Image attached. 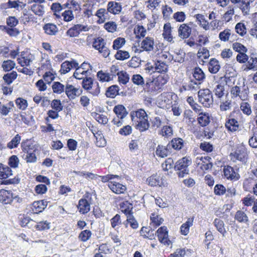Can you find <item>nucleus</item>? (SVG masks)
Masks as SVG:
<instances>
[{
	"mask_svg": "<svg viewBox=\"0 0 257 257\" xmlns=\"http://www.w3.org/2000/svg\"><path fill=\"white\" fill-rule=\"evenodd\" d=\"M191 161L186 157L178 160L174 166V169L178 171L177 173L179 177H184L185 175L189 174L188 166L191 164Z\"/></svg>",
	"mask_w": 257,
	"mask_h": 257,
	"instance_id": "nucleus-1",
	"label": "nucleus"
},
{
	"mask_svg": "<svg viewBox=\"0 0 257 257\" xmlns=\"http://www.w3.org/2000/svg\"><path fill=\"white\" fill-rule=\"evenodd\" d=\"M198 101L203 106L209 107L213 104V98L211 91L208 89H200L198 92Z\"/></svg>",
	"mask_w": 257,
	"mask_h": 257,
	"instance_id": "nucleus-2",
	"label": "nucleus"
},
{
	"mask_svg": "<svg viewBox=\"0 0 257 257\" xmlns=\"http://www.w3.org/2000/svg\"><path fill=\"white\" fill-rule=\"evenodd\" d=\"M105 45L106 43L104 42V40L101 37H98L94 39L92 46L95 49L98 50L99 53H102L104 57L106 58L109 56L110 51Z\"/></svg>",
	"mask_w": 257,
	"mask_h": 257,
	"instance_id": "nucleus-3",
	"label": "nucleus"
},
{
	"mask_svg": "<svg viewBox=\"0 0 257 257\" xmlns=\"http://www.w3.org/2000/svg\"><path fill=\"white\" fill-rule=\"evenodd\" d=\"M230 156L233 162L238 160L245 164L247 160V152L243 147L238 148L234 152L230 154Z\"/></svg>",
	"mask_w": 257,
	"mask_h": 257,
	"instance_id": "nucleus-4",
	"label": "nucleus"
},
{
	"mask_svg": "<svg viewBox=\"0 0 257 257\" xmlns=\"http://www.w3.org/2000/svg\"><path fill=\"white\" fill-rule=\"evenodd\" d=\"M22 148L24 153L23 157L29 163H34L36 161L37 158L35 154L34 153L35 150L30 148L29 146L22 144Z\"/></svg>",
	"mask_w": 257,
	"mask_h": 257,
	"instance_id": "nucleus-5",
	"label": "nucleus"
},
{
	"mask_svg": "<svg viewBox=\"0 0 257 257\" xmlns=\"http://www.w3.org/2000/svg\"><path fill=\"white\" fill-rule=\"evenodd\" d=\"M88 29L87 26L81 24L74 25L66 32V35L70 37H77L82 31H87Z\"/></svg>",
	"mask_w": 257,
	"mask_h": 257,
	"instance_id": "nucleus-6",
	"label": "nucleus"
},
{
	"mask_svg": "<svg viewBox=\"0 0 257 257\" xmlns=\"http://www.w3.org/2000/svg\"><path fill=\"white\" fill-rule=\"evenodd\" d=\"M157 233L159 240L164 245H169L171 243V241L168 238V231L166 226L160 227Z\"/></svg>",
	"mask_w": 257,
	"mask_h": 257,
	"instance_id": "nucleus-7",
	"label": "nucleus"
},
{
	"mask_svg": "<svg viewBox=\"0 0 257 257\" xmlns=\"http://www.w3.org/2000/svg\"><path fill=\"white\" fill-rule=\"evenodd\" d=\"M17 197V195L14 196L10 191L4 189L0 190V202L4 204H10L13 199H16Z\"/></svg>",
	"mask_w": 257,
	"mask_h": 257,
	"instance_id": "nucleus-8",
	"label": "nucleus"
},
{
	"mask_svg": "<svg viewBox=\"0 0 257 257\" xmlns=\"http://www.w3.org/2000/svg\"><path fill=\"white\" fill-rule=\"evenodd\" d=\"M65 92L67 97L70 99H75L81 93V91L78 88H75L72 85L69 84H66Z\"/></svg>",
	"mask_w": 257,
	"mask_h": 257,
	"instance_id": "nucleus-9",
	"label": "nucleus"
},
{
	"mask_svg": "<svg viewBox=\"0 0 257 257\" xmlns=\"http://www.w3.org/2000/svg\"><path fill=\"white\" fill-rule=\"evenodd\" d=\"M192 31L191 28L186 24L180 25L178 28V36L181 39H186L189 37Z\"/></svg>",
	"mask_w": 257,
	"mask_h": 257,
	"instance_id": "nucleus-10",
	"label": "nucleus"
},
{
	"mask_svg": "<svg viewBox=\"0 0 257 257\" xmlns=\"http://www.w3.org/2000/svg\"><path fill=\"white\" fill-rule=\"evenodd\" d=\"M109 188L116 194L123 193L126 190L125 186L116 182H110L108 183Z\"/></svg>",
	"mask_w": 257,
	"mask_h": 257,
	"instance_id": "nucleus-11",
	"label": "nucleus"
},
{
	"mask_svg": "<svg viewBox=\"0 0 257 257\" xmlns=\"http://www.w3.org/2000/svg\"><path fill=\"white\" fill-rule=\"evenodd\" d=\"M121 9L122 7L120 4L116 2H109L107 4V11L114 15L119 14L121 12Z\"/></svg>",
	"mask_w": 257,
	"mask_h": 257,
	"instance_id": "nucleus-12",
	"label": "nucleus"
},
{
	"mask_svg": "<svg viewBox=\"0 0 257 257\" xmlns=\"http://www.w3.org/2000/svg\"><path fill=\"white\" fill-rule=\"evenodd\" d=\"M223 172L224 176L227 179L237 180L239 178V174L236 173L233 168L230 166L224 167Z\"/></svg>",
	"mask_w": 257,
	"mask_h": 257,
	"instance_id": "nucleus-13",
	"label": "nucleus"
},
{
	"mask_svg": "<svg viewBox=\"0 0 257 257\" xmlns=\"http://www.w3.org/2000/svg\"><path fill=\"white\" fill-rule=\"evenodd\" d=\"M171 153V150L169 147L168 144L167 146L158 145L156 151V155L161 158L166 157Z\"/></svg>",
	"mask_w": 257,
	"mask_h": 257,
	"instance_id": "nucleus-14",
	"label": "nucleus"
},
{
	"mask_svg": "<svg viewBox=\"0 0 257 257\" xmlns=\"http://www.w3.org/2000/svg\"><path fill=\"white\" fill-rule=\"evenodd\" d=\"M184 141L180 138H176L173 139L169 143V147L174 150H181L184 146Z\"/></svg>",
	"mask_w": 257,
	"mask_h": 257,
	"instance_id": "nucleus-15",
	"label": "nucleus"
},
{
	"mask_svg": "<svg viewBox=\"0 0 257 257\" xmlns=\"http://www.w3.org/2000/svg\"><path fill=\"white\" fill-rule=\"evenodd\" d=\"M225 126L228 131L234 132L238 130V122L234 118H229L225 122Z\"/></svg>",
	"mask_w": 257,
	"mask_h": 257,
	"instance_id": "nucleus-16",
	"label": "nucleus"
},
{
	"mask_svg": "<svg viewBox=\"0 0 257 257\" xmlns=\"http://www.w3.org/2000/svg\"><path fill=\"white\" fill-rule=\"evenodd\" d=\"M45 33L49 35H56L58 32V28L56 25L52 23H48L43 26Z\"/></svg>",
	"mask_w": 257,
	"mask_h": 257,
	"instance_id": "nucleus-17",
	"label": "nucleus"
},
{
	"mask_svg": "<svg viewBox=\"0 0 257 257\" xmlns=\"http://www.w3.org/2000/svg\"><path fill=\"white\" fill-rule=\"evenodd\" d=\"M78 208L82 214H85L90 210V204L85 199H81L79 201Z\"/></svg>",
	"mask_w": 257,
	"mask_h": 257,
	"instance_id": "nucleus-18",
	"label": "nucleus"
},
{
	"mask_svg": "<svg viewBox=\"0 0 257 257\" xmlns=\"http://www.w3.org/2000/svg\"><path fill=\"white\" fill-rule=\"evenodd\" d=\"M163 36L165 39L169 42L173 41V37L171 35L172 27L170 23H166L164 25L163 28Z\"/></svg>",
	"mask_w": 257,
	"mask_h": 257,
	"instance_id": "nucleus-19",
	"label": "nucleus"
},
{
	"mask_svg": "<svg viewBox=\"0 0 257 257\" xmlns=\"http://www.w3.org/2000/svg\"><path fill=\"white\" fill-rule=\"evenodd\" d=\"M195 17L198 22V24L200 27L203 28L205 30H208L209 29V23L206 20L205 16L198 14L195 15Z\"/></svg>",
	"mask_w": 257,
	"mask_h": 257,
	"instance_id": "nucleus-20",
	"label": "nucleus"
},
{
	"mask_svg": "<svg viewBox=\"0 0 257 257\" xmlns=\"http://www.w3.org/2000/svg\"><path fill=\"white\" fill-rule=\"evenodd\" d=\"M169 77L168 74L163 73L158 76L156 80H155V84L158 86V88H161L163 85L167 83Z\"/></svg>",
	"mask_w": 257,
	"mask_h": 257,
	"instance_id": "nucleus-21",
	"label": "nucleus"
},
{
	"mask_svg": "<svg viewBox=\"0 0 257 257\" xmlns=\"http://www.w3.org/2000/svg\"><path fill=\"white\" fill-rule=\"evenodd\" d=\"M113 111L117 115L118 118L122 119L126 116L127 112L124 106L117 105L114 107Z\"/></svg>",
	"mask_w": 257,
	"mask_h": 257,
	"instance_id": "nucleus-22",
	"label": "nucleus"
},
{
	"mask_svg": "<svg viewBox=\"0 0 257 257\" xmlns=\"http://www.w3.org/2000/svg\"><path fill=\"white\" fill-rule=\"evenodd\" d=\"M220 66L218 61L215 58H212L209 63L208 69L211 73H216L220 69Z\"/></svg>",
	"mask_w": 257,
	"mask_h": 257,
	"instance_id": "nucleus-23",
	"label": "nucleus"
},
{
	"mask_svg": "<svg viewBox=\"0 0 257 257\" xmlns=\"http://www.w3.org/2000/svg\"><path fill=\"white\" fill-rule=\"evenodd\" d=\"M142 48L146 51H151L153 50L154 40L151 38L147 37L141 44Z\"/></svg>",
	"mask_w": 257,
	"mask_h": 257,
	"instance_id": "nucleus-24",
	"label": "nucleus"
},
{
	"mask_svg": "<svg viewBox=\"0 0 257 257\" xmlns=\"http://www.w3.org/2000/svg\"><path fill=\"white\" fill-rule=\"evenodd\" d=\"M118 86L113 85L109 87L105 92V95L107 97L114 98L117 95H119Z\"/></svg>",
	"mask_w": 257,
	"mask_h": 257,
	"instance_id": "nucleus-25",
	"label": "nucleus"
},
{
	"mask_svg": "<svg viewBox=\"0 0 257 257\" xmlns=\"http://www.w3.org/2000/svg\"><path fill=\"white\" fill-rule=\"evenodd\" d=\"M198 123L202 126H205L208 125L210 120L209 114L208 113H199V116L198 117Z\"/></svg>",
	"mask_w": 257,
	"mask_h": 257,
	"instance_id": "nucleus-26",
	"label": "nucleus"
},
{
	"mask_svg": "<svg viewBox=\"0 0 257 257\" xmlns=\"http://www.w3.org/2000/svg\"><path fill=\"white\" fill-rule=\"evenodd\" d=\"M120 208L122 212H123L126 216L133 214L132 211L133 207L132 205L128 201H124L120 203Z\"/></svg>",
	"mask_w": 257,
	"mask_h": 257,
	"instance_id": "nucleus-27",
	"label": "nucleus"
},
{
	"mask_svg": "<svg viewBox=\"0 0 257 257\" xmlns=\"http://www.w3.org/2000/svg\"><path fill=\"white\" fill-rule=\"evenodd\" d=\"M193 222V218H189L187 221L181 225L180 231L182 234L186 235L189 233V228L192 226Z\"/></svg>",
	"mask_w": 257,
	"mask_h": 257,
	"instance_id": "nucleus-28",
	"label": "nucleus"
},
{
	"mask_svg": "<svg viewBox=\"0 0 257 257\" xmlns=\"http://www.w3.org/2000/svg\"><path fill=\"white\" fill-rule=\"evenodd\" d=\"M213 223L217 230L224 236L226 231L224 227V222L220 219L216 218L214 220Z\"/></svg>",
	"mask_w": 257,
	"mask_h": 257,
	"instance_id": "nucleus-29",
	"label": "nucleus"
},
{
	"mask_svg": "<svg viewBox=\"0 0 257 257\" xmlns=\"http://www.w3.org/2000/svg\"><path fill=\"white\" fill-rule=\"evenodd\" d=\"M234 218L240 223H247L248 222V218L247 215L241 210H238L236 212Z\"/></svg>",
	"mask_w": 257,
	"mask_h": 257,
	"instance_id": "nucleus-30",
	"label": "nucleus"
},
{
	"mask_svg": "<svg viewBox=\"0 0 257 257\" xmlns=\"http://www.w3.org/2000/svg\"><path fill=\"white\" fill-rule=\"evenodd\" d=\"M138 124H136V127L140 132H144L147 130L150 124L148 120V118L146 119L138 120Z\"/></svg>",
	"mask_w": 257,
	"mask_h": 257,
	"instance_id": "nucleus-31",
	"label": "nucleus"
},
{
	"mask_svg": "<svg viewBox=\"0 0 257 257\" xmlns=\"http://www.w3.org/2000/svg\"><path fill=\"white\" fill-rule=\"evenodd\" d=\"M193 76L198 81H202L205 78V74L199 67H195L193 69Z\"/></svg>",
	"mask_w": 257,
	"mask_h": 257,
	"instance_id": "nucleus-32",
	"label": "nucleus"
},
{
	"mask_svg": "<svg viewBox=\"0 0 257 257\" xmlns=\"http://www.w3.org/2000/svg\"><path fill=\"white\" fill-rule=\"evenodd\" d=\"M47 206V202L43 200L35 201L33 203V210L36 212H42Z\"/></svg>",
	"mask_w": 257,
	"mask_h": 257,
	"instance_id": "nucleus-33",
	"label": "nucleus"
},
{
	"mask_svg": "<svg viewBox=\"0 0 257 257\" xmlns=\"http://www.w3.org/2000/svg\"><path fill=\"white\" fill-rule=\"evenodd\" d=\"M0 30L6 31L10 36H17L20 33L17 29L9 28L6 26L0 25Z\"/></svg>",
	"mask_w": 257,
	"mask_h": 257,
	"instance_id": "nucleus-34",
	"label": "nucleus"
},
{
	"mask_svg": "<svg viewBox=\"0 0 257 257\" xmlns=\"http://www.w3.org/2000/svg\"><path fill=\"white\" fill-rule=\"evenodd\" d=\"M230 93L233 97H236L238 96L241 100H244L246 97L245 95L242 94V92L240 91V87L237 86L233 87L231 89Z\"/></svg>",
	"mask_w": 257,
	"mask_h": 257,
	"instance_id": "nucleus-35",
	"label": "nucleus"
},
{
	"mask_svg": "<svg viewBox=\"0 0 257 257\" xmlns=\"http://www.w3.org/2000/svg\"><path fill=\"white\" fill-rule=\"evenodd\" d=\"M154 65L155 71L159 73L165 72L168 69V66L166 63L161 61H157Z\"/></svg>",
	"mask_w": 257,
	"mask_h": 257,
	"instance_id": "nucleus-36",
	"label": "nucleus"
},
{
	"mask_svg": "<svg viewBox=\"0 0 257 257\" xmlns=\"http://www.w3.org/2000/svg\"><path fill=\"white\" fill-rule=\"evenodd\" d=\"M118 76V80L120 83L126 84L129 80V76L126 72L120 71L117 73Z\"/></svg>",
	"mask_w": 257,
	"mask_h": 257,
	"instance_id": "nucleus-37",
	"label": "nucleus"
},
{
	"mask_svg": "<svg viewBox=\"0 0 257 257\" xmlns=\"http://www.w3.org/2000/svg\"><path fill=\"white\" fill-rule=\"evenodd\" d=\"M53 92L57 94H61L64 91L65 86L59 82H54L52 86Z\"/></svg>",
	"mask_w": 257,
	"mask_h": 257,
	"instance_id": "nucleus-38",
	"label": "nucleus"
},
{
	"mask_svg": "<svg viewBox=\"0 0 257 257\" xmlns=\"http://www.w3.org/2000/svg\"><path fill=\"white\" fill-rule=\"evenodd\" d=\"M97 76L100 81L108 82L112 79L110 74L108 73L103 72L102 70L97 72Z\"/></svg>",
	"mask_w": 257,
	"mask_h": 257,
	"instance_id": "nucleus-39",
	"label": "nucleus"
},
{
	"mask_svg": "<svg viewBox=\"0 0 257 257\" xmlns=\"http://www.w3.org/2000/svg\"><path fill=\"white\" fill-rule=\"evenodd\" d=\"M21 140V136L17 134L14 138L7 144V147L10 149L17 148L20 143Z\"/></svg>",
	"mask_w": 257,
	"mask_h": 257,
	"instance_id": "nucleus-40",
	"label": "nucleus"
},
{
	"mask_svg": "<svg viewBox=\"0 0 257 257\" xmlns=\"http://www.w3.org/2000/svg\"><path fill=\"white\" fill-rule=\"evenodd\" d=\"M92 133L96 140V146L99 147H104L106 145V142L104 138L102 136V135L100 133H99V132L95 133L93 132Z\"/></svg>",
	"mask_w": 257,
	"mask_h": 257,
	"instance_id": "nucleus-41",
	"label": "nucleus"
},
{
	"mask_svg": "<svg viewBox=\"0 0 257 257\" xmlns=\"http://www.w3.org/2000/svg\"><path fill=\"white\" fill-rule=\"evenodd\" d=\"M87 91L93 96H97L100 93V87L97 82H95L87 90Z\"/></svg>",
	"mask_w": 257,
	"mask_h": 257,
	"instance_id": "nucleus-42",
	"label": "nucleus"
},
{
	"mask_svg": "<svg viewBox=\"0 0 257 257\" xmlns=\"http://www.w3.org/2000/svg\"><path fill=\"white\" fill-rule=\"evenodd\" d=\"M17 73L16 71H13L11 73H7L3 76V79L8 84H10L16 79Z\"/></svg>",
	"mask_w": 257,
	"mask_h": 257,
	"instance_id": "nucleus-43",
	"label": "nucleus"
},
{
	"mask_svg": "<svg viewBox=\"0 0 257 257\" xmlns=\"http://www.w3.org/2000/svg\"><path fill=\"white\" fill-rule=\"evenodd\" d=\"M114 56L116 59L119 60H124L130 57L127 51L122 50H118Z\"/></svg>",
	"mask_w": 257,
	"mask_h": 257,
	"instance_id": "nucleus-44",
	"label": "nucleus"
},
{
	"mask_svg": "<svg viewBox=\"0 0 257 257\" xmlns=\"http://www.w3.org/2000/svg\"><path fill=\"white\" fill-rule=\"evenodd\" d=\"M16 65L14 61L8 60L4 61L2 64V67L5 71H9L13 69Z\"/></svg>",
	"mask_w": 257,
	"mask_h": 257,
	"instance_id": "nucleus-45",
	"label": "nucleus"
},
{
	"mask_svg": "<svg viewBox=\"0 0 257 257\" xmlns=\"http://www.w3.org/2000/svg\"><path fill=\"white\" fill-rule=\"evenodd\" d=\"M126 218V223H124L126 226H127L128 223H130L131 226L134 229H136L138 227V223L135 219V217L133 215V214H130L129 215L127 216Z\"/></svg>",
	"mask_w": 257,
	"mask_h": 257,
	"instance_id": "nucleus-46",
	"label": "nucleus"
},
{
	"mask_svg": "<svg viewBox=\"0 0 257 257\" xmlns=\"http://www.w3.org/2000/svg\"><path fill=\"white\" fill-rule=\"evenodd\" d=\"M51 9L54 13V15L57 18H60V15L57 14V13H59L63 9V6L58 3H53Z\"/></svg>",
	"mask_w": 257,
	"mask_h": 257,
	"instance_id": "nucleus-47",
	"label": "nucleus"
},
{
	"mask_svg": "<svg viewBox=\"0 0 257 257\" xmlns=\"http://www.w3.org/2000/svg\"><path fill=\"white\" fill-rule=\"evenodd\" d=\"M160 177L159 176L152 175L149 177L147 181L148 184L151 186H156L160 184Z\"/></svg>",
	"mask_w": 257,
	"mask_h": 257,
	"instance_id": "nucleus-48",
	"label": "nucleus"
},
{
	"mask_svg": "<svg viewBox=\"0 0 257 257\" xmlns=\"http://www.w3.org/2000/svg\"><path fill=\"white\" fill-rule=\"evenodd\" d=\"M146 30L143 26H137L135 29V33L137 35V37L139 38H144L146 34Z\"/></svg>",
	"mask_w": 257,
	"mask_h": 257,
	"instance_id": "nucleus-49",
	"label": "nucleus"
},
{
	"mask_svg": "<svg viewBox=\"0 0 257 257\" xmlns=\"http://www.w3.org/2000/svg\"><path fill=\"white\" fill-rule=\"evenodd\" d=\"M188 91L190 90H197L199 88V85L201 84L200 82H197L196 81H193V80H190L188 82L186 83Z\"/></svg>",
	"mask_w": 257,
	"mask_h": 257,
	"instance_id": "nucleus-50",
	"label": "nucleus"
},
{
	"mask_svg": "<svg viewBox=\"0 0 257 257\" xmlns=\"http://www.w3.org/2000/svg\"><path fill=\"white\" fill-rule=\"evenodd\" d=\"M125 40L124 38H118L113 41L112 47L115 50H118L122 47L125 44Z\"/></svg>",
	"mask_w": 257,
	"mask_h": 257,
	"instance_id": "nucleus-51",
	"label": "nucleus"
},
{
	"mask_svg": "<svg viewBox=\"0 0 257 257\" xmlns=\"http://www.w3.org/2000/svg\"><path fill=\"white\" fill-rule=\"evenodd\" d=\"M31 10L33 12L38 16H42L44 13V7L39 5H33Z\"/></svg>",
	"mask_w": 257,
	"mask_h": 257,
	"instance_id": "nucleus-52",
	"label": "nucleus"
},
{
	"mask_svg": "<svg viewBox=\"0 0 257 257\" xmlns=\"http://www.w3.org/2000/svg\"><path fill=\"white\" fill-rule=\"evenodd\" d=\"M63 20L65 22H70L74 19L73 13L71 10H66L62 13Z\"/></svg>",
	"mask_w": 257,
	"mask_h": 257,
	"instance_id": "nucleus-53",
	"label": "nucleus"
},
{
	"mask_svg": "<svg viewBox=\"0 0 257 257\" xmlns=\"http://www.w3.org/2000/svg\"><path fill=\"white\" fill-rule=\"evenodd\" d=\"M173 160L171 158H169L162 164V167L164 171H167L169 169L173 168Z\"/></svg>",
	"mask_w": 257,
	"mask_h": 257,
	"instance_id": "nucleus-54",
	"label": "nucleus"
},
{
	"mask_svg": "<svg viewBox=\"0 0 257 257\" xmlns=\"http://www.w3.org/2000/svg\"><path fill=\"white\" fill-rule=\"evenodd\" d=\"M214 192L216 195H223L226 192V188L222 184H217L214 187Z\"/></svg>",
	"mask_w": 257,
	"mask_h": 257,
	"instance_id": "nucleus-55",
	"label": "nucleus"
},
{
	"mask_svg": "<svg viewBox=\"0 0 257 257\" xmlns=\"http://www.w3.org/2000/svg\"><path fill=\"white\" fill-rule=\"evenodd\" d=\"M160 134L166 137H170L173 135L172 128L170 126H164L161 129Z\"/></svg>",
	"mask_w": 257,
	"mask_h": 257,
	"instance_id": "nucleus-56",
	"label": "nucleus"
},
{
	"mask_svg": "<svg viewBox=\"0 0 257 257\" xmlns=\"http://www.w3.org/2000/svg\"><path fill=\"white\" fill-rule=\"evenodd\" d=\"M240 108L242 112L247 115H249L251 113V106L247 102H242Z\"/></svg>",
	"mask_w": 257,
	"mask_h": 257,
	"instance_id": "nucleus-57",
	"label": "nucleus"
},
{
	"mask_svg": "<svg viewBox=\"0 0 257 257\" xmlns=\"http://www.w3.org/2000/svg\"><path fill=\"white\" fill-rule=\"evenodd\" d=\"M224 87L223 85L217 84L214 88V92L218 98H221L224 95Z\"/></svg>",
	"mask_w": 257,
	"mask_h": 257,
	"instance_id": "nucleus-58",
	"label": "nucleus"
},
{
	"mask_svg": "<svg viewBox=\"0 0 257 257\" xmlns=\"http://www.w3.org/2000/svg\"><path fill=\"white\" fill-rule=\"evenodd\" d=\"M51 106L53 109L59 112L63 109V106L59 99H54L51 103Z\"/></svg>",
	"mask_w": 257,
	"mask_h": 257,
	"instance_id": "nucleus-59",
	"label": "nucleus"
},
{
	"mask_svg": "<svg viewBox=\"0 0 257 257\" xmlns=\"http://www.w3.org/2000/svg\"><path fill=\"white\" fill-rule=\"evenodd\" d=\"M82 79V87L84 89L86 90L91 86V85H92L93 83H94L93 79L91 77H86Z\"/></svg>",
	"mask_w": 257,
	"mask_h": 257,
	"instance_id": "nucleus-60",
	"label": "nucleus"
},
{
	"mask_svg": "<svg viewBox=\"0 0 257 257\" xmlns=\"http://www.w3.org/2000/svg\"><path fill=\"white\" fill-rule=\"evenodd\" d=\"M104 28L109 32L113 33L116 30L117 25L113 22H109L105 23Z\"/></svg>",
	"mask_w": 257,
	"mask_h": 257,
	"instance_id": "nucleus-61",
	"label": "nucleus"
},
{
	"mask_svg": "<svg viewBox=\"0 0 257 257\" xmlns=\"http://www.w3.org/2000/svg\"><path fill=\"white\" fill-rule=\"evenodd\" d=\"M39 230H45L50 228V223L47 221H40L35 226Z\"/></svg>",
	"mask_w": 257,
	"mask_h": 257,
	"instance_id": "nucleus-62",
	"label": "nucleus"
},
{
	"mask_svg": "<svg viewBox=\"0 0 257 257\" xmlns=\"http://www.w3.org/2000/svg\"><path fill=\"white\" fill-rule=\"evenodd\" d=\"M16 104L22 110H25L28 106L27 100L21 98H18L16 99Z\"/></svg>",
	"mask_w": 257,
	"mask_h": 257,
	"instance_id": "nucleus-63",
	"label": "nucleus"
},
{
	"mask_svg": "<svg viewBox=\"0 0 257 257\" xmlns=\"http://www.w3.org/2000/svg\"><path fill=\"white\" fill-rule=\"evenodd\" d=\"M249 69L257 70V58L251 57L247 61Z\"/></svg>",
	"mask_w": 257,
	"mask_h": 257,
	"instance_id": "nucleus-64",
	"label": "nucleus"
}]
</instances>
